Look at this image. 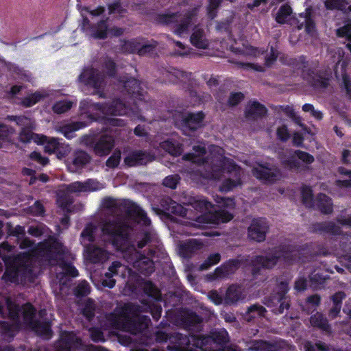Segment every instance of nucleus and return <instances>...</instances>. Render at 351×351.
Here are the masks:
<instances>
[{
	"mask_svg": "<svg viewBox=\"0 0 351 351\" xmlns=\"http://www.w3.org/2000/svg\"><path fill=\"white\" fill-rule=\"evenodd\" d=\"M180 179L178 175H170L163 180L162 184L166 187L175 189L179 183Z\"/></svg>",
	"mask_w": 351,
	"mask_h": 351,
	"instance_id": "64",
	"label": "nucleus"
},
{
	"mask_svg": "<svg viewBox=\"0 0 351 351\" xmlns=\"http://www.w3.org/2000/svg\"><path fill=\"white\" fill-rule=\"evenodd\" d=\"M169 81L173 84L182 83L186 86L184 88H189L193 86V78L191 72H186L179 69H174L172 73L169 74Z\"/></svg>",
	"mask_w": 351,
	"mask_h": 351,
	"instance_id": "28",
	"label": "nucleus"
},
{
	"mask_svg": "<svg viewBox=\"0 0 351 351\" xmlns=\"http://www.w3.org/2000/svg\"><path fill=\"white\" fill-rule=\"evenodd\" d=\"M316 206L322 214L329 215L333 211L332 202L330 197L324 193H319L315 199Z\"/></svg>",
	"mask_w": 351,
	"mask_h": 351,
	"instance_id": "34",
	"label": "nucleus"
},
{
	"mask_svg": "<svg viewBox=\"0 0 351 351\" xmlns=\"http://www.w3.org/2000/svg\"><path fill=\"white\" fill-rule=\"evenodd\" d=\"M67 259L68 258H61L60 261L56 264L62 269L66 276L75 278L79 275L78 271Z\"/></svg>",
	"mask_w": 351,
	"mask_h": 351,
	"instance_id": "47",
	"label": "nucleus"
},
{
	"mask_svg": "<svg viewBox=\"0 0 351 351\" xmlns=\"http://www.w3.org/2000/svg\"><path fill=\"white\" fill-rule=\"evenodd\" d=\"M158 206V211L167 217L171 215L184 217L187 214V210L183 206L167 195L159 199Z\"/></svg>",
	"mask_w": 351,
	"mask_h": 351,
	"instance_id": "20",
	"label": "nucleus"
},
{
	"mask_svg": "<svg viewBox=\"0 0 351 351\" xmlns=\"http://www.w3.org/2000/svg\"><path fill=\"white\" fill-rule=\"evenodd\" d=\"M281 165L286 169L299 172L308 169V165L315 161L314 156L300 149H287L278 154Z\"/></svg>",
	"mask_w": 351,
	"mask_h": 351,
	"instance_id": "6",
	"label": "nucleus"
},
{
	"mask_svg": "<svg viewBox=\"0 0 351 351\" xmlns=\"http://www.w3.org/2000/svg\"><path fill=\"white\" fill-rule=\"evenodd\" d=\"M205 117L206 114L202 110L182 112L175 117L174 125L184 135L193 136L198 130L205 126Z\"/></svg>",
	"mask_w": 351,
	"mask_h": 351,
	"instance_id": "8",
	"label": "nucleus"
},
{
	"mask_svg": "<svg viewBox=\"0 0 351 351\" xmlns=\"http://www.w3.org/2000/svg\"><path fill=\"white\" fill-rule=\"evenodd\" d=\"M153 160L154 156L142 150H138L130 152L125 157L124 164L127 167H132L146 165Z\"/></svg>",
	"mask_w": 351,
	"mask_h": 351,
	"instance_id": "23",
	"label": "nucleus"
},
{
	"mask_svg": "<svg viewBox=\"0 0 351 351\" xmlns=\"http://www.w3.org/2000/svg\"><path fill=\"white\" fill-rule=\"evenodd\" d=\"M87 258L93 263H98L106 258V250L92 243L84 244Z\"/></svg>",
	"mask_w": 351,
	"mask_h": 351,
	"instance_id": "29",
	"label": "nucleus"
},
{
	"mask_svg": "<svg viewBox=\"0 0 351 351\" xmlns=\"http://www.w3.org/2000/svg\"><path fill=\"white\" fill-rule=\"evenodd\" d=\"M190 40L191 43L198 49H206L209 46L208 40L202 29H195L191 36Z\"/></svg>",
	"mask_w": 351,
	"mask_h": 351,
	"instance_id": "35",
	"label": "nucleus"
},
{
	"mask_svg": "<svg viewBox=\"0 0 351 351\" xmlns=\"http://www.w3.org/2000/svg\"><path fill=\"white\" fill-rule=\"evenodd\" d=\"M134 311L131 304H125L116 307L112 312L105 315L106 324L110 329L119 330L124 326V320H127Z\"/></svg>",
	"mask_w": 351,
	"mask_h": 351,
	"instance_id": "16",
	"label": "nucleus"
},
{
	"mask_svg": "<svg viewBox=\"0 0 351 351\" xmlns=\"http://www.w3.org/2000/svg\"><path fill=\"white\" fill-rule=\"evenodd\" d=\"M267 113V108L257 101H254L247 108L245 115L247 118H263Z\"/></svg>",
	"mask_w": 351,
	"mask_h": 351,
	"instance_id": "33",
	"label": "nucleus"
},
{
	"mask_svg": "<svg viewBox=\"0 0 351 351\" xmlns=\"http://www.w3.org/2000/svg\"><path fill=\"white\" fill-rule=\"evenodd\" d=\"M91 160L90 156L85 151L76 150L73 154L71 163L69 166L72 171H77L82 169Z\"/></svg>",
	"mask_w": 351,
	"mask_h": 351,
	"instance_id": "25",
	"label": "nucleus"
},
{
	"mask_svg": "<svg viewBox=\"0 0 351 351\" xmlns=\"http://www.w3.org/2000/svg\"><path fill=\"white\" fill-rule=\"evenodd\" d=\"M246 346L247 348L242 351H286L288 344L282 339H254L247 341Z\"/></svg>",
	"mask_w": 351,
	"mask_h": 351,
	"instance_id": "18",
	"label": "nucleus"
},
{
	"mask_svg": "<svg viewBox=\"0 0 351 351\" xmlns=\"http://www.w3.org/2000/svg\"><path fill=\"white\" fill-rule=\"evenodd\" d=\"M233 219V215L225 210L209 212L197 217V221L206 224L227 223Z\"/></svg>",
	"mask_w": 351,
	"mask_h": 351,
	"instance_id": "22",
	"label": "nucleus"
},
{
	"mask_svg": "<svg viewBox=\"0 0 351 351\" xmlns=\"http://www.w3.org/2000/svg\"><path fill=\"white\" fill-rule=\"evenodd\" d=\"M133 267L138 272L145 276L151 275L154 271L153 261L143 254L138 255L133 263Z\"/></svg>",
	"mask_w": 351,
	"mask_h": 351,
	"instance_id": "26",
	"label": "nucleus"
},
{
	"mask_svg": "<svg viewBox=\"0 0 351 351\" xmlns=\"http://www.w3.org/2000/svg\"><path fill=\"white\" fill-rule=\"evenodd\" d=\"M158 42L154 39L147 40L145 38V40H141L138 55L143 56L152 53L158 46Z\"/></svg>",
	"mask_w": 351,
	"mask_h": 351,
	"instance_id": "43",
	"label": "nucleus"
},
{
	"mask_svg": "<svg viewBox=\"0 0 351 351\" xmlns=\"http://www.w3.org/2000/svg\"><path fill=\"white\" fill-rule=\"evenodd\" d=\"M43 250L46 257L51 261L56 263L60 261L61 258H69L71 256L70 252L64 244L56 237H50L43 243Z\"/></svg>",
	"mask_w": 351,
	"mask_h": 351,
	"instance_id": "17",
	"label": "nucleus"
},
{
	"mask_svg": "<svg viewBox=\"0 0 351 351\" xmlns=\"http://www.w3.org/2000/svg\"><path fill=\"white\" fill-rule=\"evenodd\" d=\"M96 305L94 300L88 298L83 304L82 308V315L89 322L92 321L95 315Z\"/></svg>",
	"mask_w": 351,
	"mask_h": 351,
	"instance_id": "44",
	"label": "nucleus"
},
{
	"mask_svg": "<svg viewBox=\"0 0 351 351\" xmlns=\"http://www.w3.org/2000/svg\"><path fill=\"white\" fill-rule=\"evenodd\" d=\"M108 10L109 15L117 14H123L127 10L122 6L121 0H114L112 3L108 4Z\"/></svg>",
	"mask_w": 351,
	"mask_h": 351,
	"instance_id": "59",
	"label": "nucleus"
},
{
	"mask_svg": "<svg viewBox=\"0 0 351 351\" xmlns=\"http://www.w3.org/2000/svg\"><path fill=\"white\" fill-rule=\"evenodd\" d=\"M8 317L12 321H17L19 319L20 306L12 304L11 302L8 303Z\"/></svg>",
	"mask_w": 351,
	"mask_h": 351,
	"instance_id": "63",
	"label": "nucleus"
},
{
	"mask_svg": "<svg viewBox=\"0 0 351 351\" xmlns=\"http://www.w3.org/2000/svg\"><path fill=\"white\" fill-rule=\"evenodd\" d=\"M109 17L101 19L93 26V36L96 39L104 40L108 34Z\"/></svg>",
	"mask_w": 351,
	"mask_h": 351,
	"instance_id": "37",
	"label": "nucleus"
},
{
	"mask_svg": "<svg viewBox=\"0 0 351 351\" xmlns=\"http://www.w3.org/2000/svg\"><path fill=\"white\" fill-rule=\"evenodd\" d=\"M36 133H34L30 130L23 128L19 132V139L21 142L24 143H29L32 140L36 143Z\"/></svg>",
	"mask_w": 351,
	"mask_h": 351,
	"instance_id": "60",
	"label": "nucleus"
},
{
	"mask_svg": "<svg viewBox=\"0 0 351 351\" xmlns=\"http://www.w3.org/2000/svg\"><path fill=\"white\" fill-rule=\"evenodd\" d=\"M79 82L93 88L100 98H104L105 94L100 90L105 84V75L99 69L92 66L84 67L78 76Z\"/></svg>",
	"mask_w": 351,
	"mask_h": 351,
	"instance_id": "13",
	"label": "nucleus"
},
{
	"mask_svg": "<svg viewBox=\"0 0 351 351\" xmlns=\"http://www.w3.org/2000/svg\"><path fill=\"white\" fill-rule=\"evenodd\" d=\"M178 322L184 330L189 332L190 336L199 332L202 329L203 317L193 310L184 308H182L178 315Z\"/></svg>",
	"mask_w": 351,
	"mask_h": 351,
	"instance_id": "14",
	"label": "nucleus"
},
{
	"mask_svg": "<svg viewBox=\"0 0 351 351\" xmlns=\"http://www.w3.org/2000/svg\"><path fill=\"white\" fill-rule=\"evenodd\" d=\"M292 8L288 3L282 5L276 13L275 20L278 24L287 23V18L292 14Z\"/></svg>",
	"mask_w": 351,
	"mask_h": 351,
	"instance_id": "46",
	"label": "nucleus"
},
{
	"mask_svg": "<svg viewBox=\"0 0 351 351\" xmlns=\"http://www.w3.org/2000/svg\"><path fill=\"white\" fill-rule=\"evenodd\" d=\"M150 300L146 298H143L140 300L141 303L146 307L147 311L149 312L152 318L156 322L158 321L161 317L162 308L160 304L155 303V300L149 298Z\"/></svg>",
	"mask_w": 351,
	"mask_h": 351,
	"instance_id": "39",
	"label": "nucleus"
},
{
	"mask_svg": "<svg viewBox=\"0 0 351 351\" xmlns=\"http://www.w3.org/2000/svg\"><path fill=\"white\" fill-rule=\"evenodd\" d=\"M310 322L313 327L317 328L326 332H330L331 326L327 318L321 313L317 312L310 318Z\"/></svg>",
	"mask_w": 351,
	"mask_h": 351,
	"instance_id": "40",
	"label": "nucleus"
},
{
	"mask_svg": "<svg viewBox=\"0 0 351 351\" xmlns=\"http://www.w3.org/2000/svg\"><path fill=\"white\" fill-rule=\"evenodd\" d=\"M267 312L265 307L260 304H253L249 306L246 312L243 314V319L250 322L252 321L256 316L264 317Z\"/></svg>",
	"mask_w": 351,
	"mask_h": 351,
	"instance_id": "41",
	"label": "nucleus"
},
{
	"mask_svg": "<svg viewBox=\"0 0 351 351\" xmlns=\"http://www.w3.org/2000/svg\"><path fill=\"white\" fill-rule=\"evenodd\" d=\"M73 292L77 298L86 297L90 292V286L86 281L82 282L75 287Z\"/></svg>",
	"mask_w": 351,
	"mask_h": 351,
	"instance_id": "57",
	"label": "nucleus"
},
{
	"mask_svg": "<svg viewBox=\"0 0 351 351\" xmlns=\"http://www.w3.org/2000/svg\"><path fill=\"white\" fill-rule=\"evenodd\" d=\"M243 299V295L241 287L237 285L232 284L226 290L224 297V304L226 305L235 304Z\"/></svg>",
	"mask_w": 351,
	"mask_h": 351,
	"instance_id": "32",
	"label": "nucleus"
},
{
	"mask_svg": "<svg viewBox=\"0 0 351 351\" xmlns=\"http://www.w3.org/2000/svg\"><path fill=\"white\" fill-rule=\"evenodd\" d=\"M36 143L44 145L45 152L49 154H56L58 158L65 157L69 147H64L59 139L49 138L43 134H36Z\"/></svg>",
	"mask_w": 351,
	"mask_h": 351,
	"instance_id": "19",
	"label": "nucleus"
},
{
	"mask_svg": "<svg viewBox=\"0 0 351 351\" xmlns=\"http://www.w3.org/2000/svg\"><path fill=\"white\" fill-rule=\"evenodd\" d=\"M141 40H145V38L137 37L130 40L121 39L120 49L123 53L138 54Z\"/></svg>",
	"mask_w": 351,
	"mask_h": 351,
	"instance_id": "36",
	"label": "nucleus"
},
{
	"mask_svg": "<svg viewBox=\"0 0 351 351\" xmlns=\"http://www.w3.org/2000/svg\"><path fill=\"white\" fill-rule=\"evenodd\" d=\"M29 213L36 217L43 216L45 213V209L43 204L40 201H36L33 205L29 208Z\"/></svg>",
	"mask_w": 351,
	"mask_h": 351,
	"instance_id": "61",
	"label": "nucleus"
},
{
	"mask_svg": "<svg viewBox=\"0 0 351 351\" xmlns=\"http://www.w3.org/2000/svg\"><path fill=\"white\" fill-rule=\"evenodd\" d=\"M81 143L92 149L97 156H104L109 154L114 147L115 139L108 134L100 136L85 134L81 137Z\"/></svg>",
	"mask_w": 351,
	"mask_h": 351,
	"instance_id": "11",
	"label": "nucleus"
},
{
	"mask_svg": "<svg viewBox=\"0 0 351 351\" xmlns=\"http://www.w3.org/2000/svg\"><path fill=\"white\" fill-rule=\"evenodd\" d=\"M176 339L180 345L186 347H195L199 348L202 351H242L239 347L222 346L215 350H207V346L213 343L223 344L226 341L223 332H213L211 335L193 334L190 336L183 335L181 333H176Z\"/></svg>",
	"mask_w": 351,
	"mask_h": 351,
	"instance_id": "4",
	"label": "nucleus"
},
{
	"mask_svg": "<svg viewBox=\"0 0 351 351\" xmlns=\"http://www.w3.org/2000/svg\"><path fill=\"white\" fill-rule=\"evenodd\" d=\"M103 68L106 75L109 77H114L117 73V65L115 62L110 58H106L103 62Z\"/></svg>",
	"mask_w": 351,
	"mask_h": 351,
	"instance_id": "58",
	"label": "nucleus"
},
{
	"mask_svg": "<svg viewBox=\"0 0 351 351\" xmlns=\"http://www.w3.org/2000/svg\"><path fill=\"white\" fill-rule=\"evenodd\" d=\"M129 224L121 217L106 221L102 226V232L107 236L113 247L118 252H129L134 250L131 244L128 230Z\"/></svg>",
	"mask_w": 351,
	"mask_h": 351,
	"instance_id": "3",
	"label": "nucleus"
},
{
	"mask_svg": "<svg viewBox=\"0 0 351 351\" xmlns=\"http://www.w3.org/2000/svg\"><path fill=\"white\" fill-rule=\"evenodd\" d=\"M302 204L307 208H313L315 202L313 199V190L309 186H304L301 191Z\"/></svg>",
	"mask_w": 351,
	"mask_h": 351,
	"instance_id": "48",
	"label": "nucleus"
},
{
	"mask_svg": "<svg viewBox=\"0 0 351 351\" xmlns=\"http://www.w3.org/2000/svg\"><path fill=\"white\" fill-rule=\"evenodd\" d=\"M310 229L313 233H327L333 236L341 235L342 233L341 228L331 221L314 223Z\"/></svg>",
	"mask_w": 351,
	"mask_h": 351,
	"instance_id": "24",
	"label": "nucleus"
},
{
	"mask_svg": "<svg viewBox=\"0 0 351 351\" xmlns=\"http://www.w3.org/2000/svg\"><path fill=\"white\" fill-rule=\"evenodd\" d=\"M61 340L63 346L60 350L80 349L83 346L82 340L72 332H64L62 335Z\"/></svg>",
	"mask_w": 351,
	"mask_h": 351,
	"instance_id": "31",
	"label": "nucleus"
},
{
	"mask_svg": "<svg viewBox=\"0 0 351 351\" xmlns=\"http://www.w3.org/2000/svg\"><path fill=\"white\" fill-rule=\"evenodd\" d=\"M121 154L120 150H115L107 159L106 165L111 169L118 167L121 160Z\"/></svg>",
	"mask_w": 351,
	"mask_h": 351,
	"instance_id": "62",
	"label": "nucleus"
},
{
	"mask_svg": "<svg viewBox=\"0 0 351 351\" xmlns=\"http://www.w3.org/2000/svg\"><path fill=\"white\" fill-rule=\"evenodd\" d=\"M348 2L346 0H326L324 5L327 10L346 11Z\"/></svg>",
	"mask_w": 351,
	"mask_h": 351,
	"instance_id": "53",
	"label": "nucleus"
},
{
	"mask_svg": "<svg viewBox=\"0 0 351 351\" xmlns=\"http://www.w3.org/2000/svg\"><path fill=\"white\" fill-rule=\"evenodd\" d=\"M252 173L257 179L265 183H273L278 177V171H271L270 168L263 165L260 168L254 167Z\"/></svg>",
	"mask_w": 351,
	"mask_h": 351,
	"instance_id": "27",
	"label": "nucleus"
},
{
	"mask_svg": "<svg viewBox=\"0 0 351 351\" xmlns=\"http://www.w3.org/2000/svg\"><path fill=\"white\" fill-rule=\"evenodd\" d=\"M337 171L339 174L348 176L346 180H337L336 186L339 188L351 189V170H348L344 167H339Z\"/></svg>",
	"mask_w": 351,
	"mask_h": 351,
	"instance_id": "50",
	"label": "nucleus"
},
{
	"mask_svg": "<svg viewBox=\"0 0 351 351\" xmlns=\"http://www.w3.org/2000/svg\"><path fill=\"white\" fill-rule=\"evenodd\" d=\"M193 150L196 153H187L183 156L185 160L191 161L196 163L198 165H204L206 163V159L204 156L206 153V147L201 145H196L193 146Z\"/></svg>",
	"mask_w": 351,
	"mask_h": 351,
	"instance_id": "30",
	"label": "nucleus"
},
{
	"mask_svg": "<svg viewBox=\"0 0 351 351\" xmlns=\"http://www.w3.org/2000/svg\"><path fill=\"white\" fill-rule=\"evenodd\" d=\"M269 230V225L266 218L254 219L247 228V234L250 240L261 243L265 240Z\"/></svg>",
	"mask_w": 351,
	"mask_h": 351,
	"instance_id": "21",
	"label": "nucleus"
},
{
	"mask_svg": "<svg viewBox=\"0 0 351 351\" xmlns=\"http://www.w3.org/2000/svg\"><path fill=\"white\" fill-rule=\"evenodd\" d=\"M130 268L123 265L119 261H114L108 267V276L125 279L127 277V274H130Z\"/></svg>",
	"mask_w": 351,
	"mask_h": 351,
	"instance_id": "38",
	"label": "nucleus"
},
{
	"mask_svg": "<svg viewBox=\"0 0 351 351\" xmlns=\"http://www.w3.org/2000/svg\"><path fill=\"white\" fill-rule=\"evenodd\" d=\"M128 280L126 287L128 289L136 293L142 291L143 295L151 298L155 301H162V293L160 289L152 281L144 280L138 273L130 269V274H127Z\"/></svg>",
	"mask_w": 351,
	"mask_h": 351,
	"instance_id": "9",
	"label": "nucleus"
},
{
	"mask_svg": "<svg viewBox=\"0 0 351 351\" xmlns=\"http://www.w3.org/2000/svg\"><path fill=\"white\" fill-rule=\"evenodd\" d=\"M47 97V95L43 94L39 91H36L34 93H32L27 97H25L21 104L25 108H29L34 106L36 104L38 103L40 101L43 99Z\"/></svg>",
	"mask_w": 351,
	"mask_h": 351,
	"instance_id": "45",
	"label": "nucleus"
},
{
	"mask_svg": "<svg viewBox=\"0 0 351 351\" xmlns=\"http://www.w3.org/2000/svg\"><path fill=\"white\" fill-rule=\"evenodd\" d=\"M119 82L123 84V93L125 95H128L129 97L134 100L132 106H128L120 99H114L110 101H108V104L111 103L115 100H119L122 104L125 105L128 109V112L126 114H122L126 115L128 117H134V118H140L141 117V110L137 104L138 101H145V90L141 86L140 82L134 77H129L128 75L120 76Z\"/></svg>",
	"mask_w": 351,
	"mask_h": 351,
	"instance_id": "5",
	"label": "nucleus"
},
{
	"mask_svg": "<svg viewBox=\"0 0 351 351\" xmlns=\"http://www.w3.org/2000/svg\"><path fill=\"white\" fill-rule=\"evenodd\" d=\"M295 67L302 73L304 80L315 89H326L330 85V76L323 70L315 71L308 67V62L305 56H300L295 60Z\"/></svg>",
	"mask_w": 351,
	"mask_h": 351,
	"instance_id": "7",
	"label": "nucleus"
},
{
	"mask_svg": "<svg viewBox=\"0 0 351 351\" xmlns=\"http://www.w3.org/2000/svg\"><path fill=\"white\" fill-rule=\"evenodd\" d=\"M73 102L69 100H60L56 101L52 106L54 113L60 114H63L71 109Z\"/></svg>",
	"mask_w": 351,
	"mask_h": 351,
	"instance_id": "54",
	"label": "nucleus"
},
{
	"mask_svg": "<svg viewBox=\"0 0 351 351\" xmlns=\"http://www.w3.org/2000/svg\"><path fill=\"white\" fill-rule=\"evenodd\" d=\"M123 212L126 217L143 226H149L151 219L148 217L147 213L137 203L130 199H123L121 202Z\"/></svg>",
	"mask_w": 351,
	"mask_h": 351,
	"instance_id": "15",
	"label": "nucleus"
},
{
	"mask_svg": "<svg viewBox=\"0 0 351 351\" xmlns=\"http://www.w3.org/2000/svg\"><path fill=\"white\" fill-rule=\"evenodd\" d=\"M80 109L81 117L86 120L73 121L64 124L60 128V132L67 139L75 136V132L88 126L94 121L99 119L97 112L105 115H122L128 112V109L119 100H115L110 104L94 102L91 99H84L80 102Z\"/></svg>",
	"mask_w": 351,
	"mask_h": 351,
	"instance_id": "2",
	"label": "nucleus"
},
{
	"mask_svg": "<svg viewBox=\"0 0 351 351\" xmlns=\"http://www.w3.org/2000/svg\"><path fill=\"white\" fill-rule=\"evenodd\" d=\"M95 229L96 227L92 223H88L80 234L81 243H84L85 241H88L89 243H91L94 242L95 239Z\"/></svg>",
	"mask_w": 351,
	"mask_h": 351,
	"instance_id": "49",
	"label": "nucleus"
},
{
	"mask_svg": "<svg viewBox=\"0 0 351 351\" xmlns=\"http://www.w3.org/2000/svg\"><path fill=\"white\" fill-rule=\"evenodd\" d=\"M51 326V323L49 321L39 319L34 321L31 325L32 329L41 336H51L52 333Z\"/></svg>",
	"mask_w": 351,
	"mask_h": 351,
	"instance_id": "42",
	"label": "nucleus"
},
{
	"mask_svg": "<svg viewBox=\"0 0 351 351\" xmlns=\"http://www.w3.org/2000/svg\"><path fill=\"white\" fill-rule=\"evenodd\" d=\"M312 248L311 243H305L300 246L290 244H280L269 250L265 255H256L248 261V258H231L217 267L214 272L215 278H224L235 273L243 263L251 267V273L254 277L261 274L262 269H271L282 261L285 264L291 265L299 259V252Z\"/></svg>",
	"mask_w": 351,
	"mask_h": 351,
	"instance_id": "1",
	"label": "nucleus"
},
{
	"mask_svg": "<svg viewBox=\"0 0 351 351\" xmlns=\"http://www.w3.org/2000/svg\"><path fill=\"white\" fill-rule=\"evenodd\" d=\"M223 0H208L206 7L207 15L210 19H214L217 15V10L221 6Z\"/></svg>",
	"mask_w": 351,
	"mask_h": 351,
	"instance_id": "56",
	"label": "nucleus"
},
{
	"mask_svg": "<svg viewBox=\"0 0 351 351\" xmlns=\"http://www.w3.org/2000/svg\"><path fill=\"white\" fill-rule=\"evenodd\" d=\"M278 292L271 294L265 304L271 308V311L275 315L282 314L285 310L290 308V299L286 296L289 290V283L286 280L278 283Z\"/></svg>",
	"mask_w": 351,
	"mask_h": 351,
	"instance_id": "12",
	"label": "nucleus"
},
{
	"mask_svg": "<svg viewBox=\"0 0 351 351\" xmlns=\"http://www.w3.org/2000/svg\"><path fill=\"white\" fill-rule=\"evenodd\" d=\"M197 15V10L192 9L187 10L183 17L180 12L171 14H161L158 16V21L163 25L174 24L173 32L178 36L187 33L192 23L193 19Z\"/></svg>",
	"mask_w": 351,
	"mask_h": 351,
	"instance_id": "10",
	"label": "nucleus"
},
{
	"mask_svg": "<svg viewBox=\"0 0 351 351\" xmlns=\"http://www.w3.org/2000/svg\"><path fill=\"white\" fill-rule=\"evenodd\" d=\"M5 230L9 237H24L25 234V228L22 226L17 225L13 227L11 222H7L5 223Z\"/></svg>",
	"mask_w": 351,
	"mask_h": 351,
	"instance_id": "52",
	"label": "nucleus"
},
{
	"mask_svg": "<svg viewBox=\"0 0 351 351\" xmlns=\"http://www.w3.org/2000/svg\"><path fill=\"white\" fill-rule=\"evenodd\" d=\"M36 310L35 307L31 303H27L25 304L23 311V315L24 320L29 323L31 326L34 321H36L35 315Z\"/></svg>",
	"mask_w": 351,
	"mask_h": 351,
	"instance_id": "55",
	"label": "nucleus"
},
{
	"mask_svg": "<svg viewBox=\"0 0 351 351\" xmlns=\"http://www.w3.org/2000/svg\"><path fill=\"white\" fill-rule=\"evenodd\" d=\"M309 280L311 286L315 289L323 287L327 279L329 278L328 275H324L320 272L313 271L309 275Z\"/></svg>",
	"mask_w": 351,
	"mask_h": 351,
	"instance_id": "51",
	"label": "nucleus"
}]
</instances>
